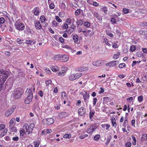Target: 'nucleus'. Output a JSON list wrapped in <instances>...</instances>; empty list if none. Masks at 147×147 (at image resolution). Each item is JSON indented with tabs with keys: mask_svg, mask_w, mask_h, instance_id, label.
I'll use <instances>...</instances> for the list:
<instances>
[{
	"mask_svg": "<svg viewBox=\"0 0 147 147\" xmlns=\"http://www.w3.org/2000/svg\"><path fill=\"white\" fill-rule=\"evenodd\" d=\"M105 61H94L93 62L92 64L93 65L98 67L103 65Z\"/></svg>",
	"mask_w": 147,
	"mask_h": 147,
	"instance_id": "nucleus-13",
	"label": "nucleus"
},
{
	"mask_svg": "<svg viewBox=\"0 0 147 147\" xmlns=\"http://www.w3.org/2000/svg\"><path fill=\"white\" fill-rule=\"evenodd\" d=\"M131 138L133 139V140L134 141L133 142H132V144L133 145H135L136 144V140L135 137L133 135H132L131 136Z\"/></svg>",
	"mask_w": 147,
	"mask_h": 147,
	"instance_id": "nucleus-46",
	"label": "nucleus"
},
{
	"mask_svg": "<svg viewBox=\"0 0 147 147\" xmlns=\"http://www.w3.org/2000/svg\"><path fill=\"white\" fill-rule=\"evenodd\" d=\"M51 69L54 72H56L57 71H59V67L56 66H54L52 67Z\"/></svg>",
	"mask_w": 147,
	"mask_h": 147,
	"instance_id": "nucleus-26",
	"label": "nucleus"
},
{
	"mask_svg": "<svg viewBox=\"0 0 147 147\" xmlns=\"http://www.w3.org/2000/svg\"><path fill=\"white\" fill-rule=\"evenodd\" d=\"M128 121V120L127 117H125V120L123 123V126L124 127H125L126 126L127 124Z\"/></svg>",
	"mask_w": 147,
	"mask_h": 147,
	"instance_id": "nucleus-39",
	"label": "nucleus"
},
{
	"mask_svg": "<svg viewBox=\"0 0 147 147\" xmlns=\"http://www.w3.org/2000/svg\"><path fill=\"white\" fill-rule=\"evenodd\" d=\"M125 66H126V65L124 63H120L119 65V67L120 68H123V67H125Z\"/></svg>",
	"mask_w": 147,
	"mask_h": 147,
	"instance_id": "nucleus-56",
	"label": "nucleus"
},
{
	"mask_svg": "<svg viewBox=\"0 0 147 147\" xmlns=\"http://www.w3.org/2000/svg\"><path fill=\"white\" fill-rule=\"evenodd\" d=\"M20 132V136H23L24 134L26 131H25V129L23 127L22 129H21Z\"/></svg>",
	"mask_w": 147,
	"mask_h": 147,
	"instance_id": "nucleus-37",
	"label": "nucleus"
},
{
	"mask_svg": "<svg viewBox=\"0 0 147 147\" xmlns=\"http://www.w3.org/2000/svg\"><path fill=\"white\" fill-rule=\"evenodd\" d=\"M111 120L112 125L116 127L117 125V123L116 122V119L115 118H111Z\"/></svg>",
	"mask_w": 147,
	"mask_h": 147,
	"instance_id": "nucleus-23",
	"label": "nucleus"
},
{
	"mask_svg": "<svg viewBox=\"0 0 147 147\" xmlns=\"http://www.w3.org/2000/svg\"><path fill=\"white\" fill-rule=\"evenodd\" d=\"M11 130L13 131H14L15 132H17L18 131L17 127L15 126H12V128H11Z\"/></svg>",
	"mask_w": 147,
	"mask_h": 147,
	"instance_id": "nucleus-63",
	"label": "nucleus"
},
{
	"mask_svg": "<svg viewBox=\"0 0 147 147\" xmlns=\"http://www.w3.org/2000/svg\"><path fill=\"white\" fill-rule=\"evenodd\" d=\"M100 138V135L97 134L94 136V140H99Z\"/></svg>",
	"mask_w": 147,
	"mask_h": 147,
	"instance_id": "nucleus-61",
	"label": "nucleus"
},
{
	"mask_svg": "<svg viewBox=\"0 0 147 147\" xmlns=\"http://www.w3.org/2000/svg\"><path fill=\"white\" fill-rule=\"evenodd\" d=\"M123 12L124 14H127L129 13V9L126 8H124L123 10Z\"/></svg>",
	"mask_w": 147,
	"mask_h": 147,
	"instance_id": "nucleus-62",
	"label": "nucleus"
},
{
	"mask_svg": "<svg viewBox=\"0 0 147 147\" xmlns=\"http://www.w3.org/2000/svg\"><path fill=\"white\" fill-rule=\"evenodd\" d=\"M15 110V108H11L10 109L7 110L5 113V115L6 117L10 116Z\"/></svg>",
	"mask_w": 147,
	"mask_h": 147,
	"instance_id": "nucleus-14",
	"label": "nucleus"
},
{
	"mask_svg": "<svg viewBox=\"0 0 147 147\" xmlns=\"http://www.w3.org/2000/svg\"><path fill=\"white\" fill-rule=\"evenodd\" d=\"M89 69L88 67H87L83 66L81 67L78 69V70L79 71H86Z\"/></svg>",
	"mask_w": 147,
	"mask_h": 147,
	"instance_id": "nucleus-20",
	"label": "nucleus"
},
{
	"mask_svg": "<svg viewBox=\"0 0 147 147\" xmlns=\"http://www.w3.org/2000/svg\"><path fill=\"white\" fill-rule=\"evenodd\" d=\"M140 25L142 27L147 26V22H140Z\"/></svg>",
	"mask_w": 147,
	"mask_h": 147,
	"instance_id": "nucleus-45",
	"label": "nucleus"
},
{
	"mask_svg": "<svg viewBox=\"0 0 147 147\" xmlns=\"http://www.w3.org/2000/svg\"><path fill=\"white\" fill-rule=\"evenodd\" d=\"M104 42L108 46L110 47L111 46V44L110 43L107 39H104Z\"/></svg>",
	"mask_w": 147,
	"mask_h": 147,
	"instance_id": "nucleus-51",
	"label": "nucleus"
},
{
	"mask_svg": "<svg viewBox=\"0 0 147 147\" xmlns=\"http://www.w3.org/2000/svg\"><path fill=\"white\" fill-rule=\"evenodd\" d=\"M85 28L83 26L82 27L79 28L78 30V32L80 33L81 32H83L84 30H85Z\"/></svg>",
	"mask_w": 147,
	"mask_h": 147,
	"instance_id": "nucleus-50",
	"label": "nucleus"
},
{
	"mask_svg": "<svg viewBox=\"0 0 147 147\" xmlns=\"http://www.w3.org/2000/svg\"><path fill=\"white\" fill-rule=\"evenodd\" d=\"M55 19L59 22H62V20L58 16H55Z\"/></svg>",
	"mask_w": 147,
	"mask_h": 147,
	"instance_id": "nucleus-55",
	"label": "nucleus"
},
{
	"mask_svg": "<svg viewBox=\"0 0 147 147\" xmlns=\"http://www.w3.org/2000/svg\"><path fill=\"white\" fill-rule=\"evenodd\" d=\"M40 142H34V147H38L40 144Z\"/></svg>",
	"mask_w": 147,
	"mask_h": 147,
	"instance_id": "nucleus-53",
	"label": "nucleus"
},
{
	"mask_svg": "<svg viewBox=\"0 0 147 147\" xmlns=\"http://www.w3.org/2000/svg\"><path fill=\"white\" fill-rule=\"evenodd\" d=\"M11 11L13 14L14 17L16 18H18V17L19 12L17 9L16 7H13L11 9Z\"/></svg>",
	"mask_w": 147,
	"mask_h": 147,
	"instance_id": "nucleus-10",
	"label": "nucleus"
},
{
	"mask_svg": "<svg viewBox=\"0 0 147 147\" xmlns=\"http://www.w3.org/2000/svg\"><path fill=\"white\" fill-rule=\"evenodd\" d=\"M51 131L50 129H45L42 131V134H45L50 133Z\"/></svg>",
	"mask_w": 147,
	"mask_h": 147,
	"instance_id": "nucleus-30",
	"label": "nucleus"
},
{
	"mask_svg": "<svg viewBox=\"0 0 147 147\" xmlns=\"http://www.w3.org/2000/svg\"><path fill=\"white\" fill-rule=\"evenodd\" d=\"M90 25V23L88 22H84V26H85L87 28L89 27Z\"/></svg>",
	"mask_w": 147,
	"mask_h": 147,
	"instance_id": "nucleus-40",
	"label": "nucleus"
},
{
	"mask_svg": "<svg viewBox=\"0 0 147 147\" xmlns=\"http://www.w3.org/2000/svg\"><path fill=\"white\" fill-rule=\"evenodd\" d=\"M91 32V30H88L85 28L83 33L85 36H87Z\"/></svg>",
	"mask_w": 147,
	"mask_h": 147,
	"instance_id": "nucleus-25",
	"label": "nucleus"
},
{
	"mask_svg": "<svg viewBox=\"0 0 147 147\" xmlns=\"http://www.w3.org/2000/svg\"><path fill=\"white\" fill-rule=\"evenodd\" d=\"M60 7L62 10H64L65 8L66 5L64 3L62 2L61 4Z\"/></svg>",
	"mask_w": 147,
	"mask_h": 147,
	"instance_id": "nucleus-48",
	"label": "nucleus"
},
{
	"mask_svg": "<svg viewBox=\"0 0 147 147\" xmlns=\"http://www.w3.org/2000/svg\"><path fill=\"white\" fill-rule=\"evenodd\" d=\"M75 21L74 18L73 17L69 16L66 19L65 22L68 25H70L71 24H73Z\"/></svg>",
	"mask_w": 147,
	"mask_h": 147,
	"instance_id": "nucleus-9",
	"label": "nucleus"
},
{
	"mask_svg": "<svg viewBox=\"0 0 147 147\" xmlns=\"http://www.w3.org/2000/svg\"><path fill=\"white\" fill-rule=\"evenodd\" d=\"M88 137V134H85L84 135H82L79 136V138L81 139H84L85 138Z\"/></svg>",
	"mask_w": 147,
	"mask_h": 147,
	"instance_id": "nucleus-58",
	"label": "nucleus"
},
{
	"mask_svg": "<svg viewBox=\"0 0 147 147\" xmlns=\"http://www.w3.org/2000/svg\"><path fill=\"white\" fill-rule=\"evenodd\" d=\"M8 77V75L3 69L0 70V84H3Z\"/></svg>",
	"mask_w": 147,
	"mask_h": 147,
	"instance_id": "nucleus-1",
	"label": "nucleus"
},
{
	"mask_svg": "<svg viewBox=\"0 0 147 147\" xmlns=\"http://www.w3.org/2000/svg\"><path fill=\"white\" fill-rule=\"evenodd\" d=\"M112 45L113 48L114 49L117 48L119 47L117 44L115 42H113Z\"/></svg>",
	"mask_w": 147,
	"mask_h": 147,
	"instance_id": "nucleus-59",
	"label": "nucleus"
},
{
	"mask_svg": "<svg viewBox=\"0 0 147 147\" xmlns=\"http://www.w3.org/2000/svg\"><path fill=\"white\" fill-rule=\"evenodd\" d=\"M49 8L51 9H53L55 7V6L54 3H51L49 5Z\"/></svg>",
	"mask_w": 147,
	"mask_h": 147,
	"instance_id": "nucleus-57",
	"label": "nucleus"
},
{
	"mask_svg": "<svg viewBox=\"0 0 147 147\" xmlns=\"http://www.w3.org/2000/svg\"><path fill=\"white\" fill-rule=\"evenodd\" d=\"M15 119H12L9 122V126L10 127H11L15 124L14 121H15Z\"/></svg>",
	"mask_w": 147,
	"mask_h": 147,
	"instance_id": "nucleus-28",
	"label": "nucleus"
},
{
	"mask_svg": "<svg viewBox=\"0 0 147 147\" xmlns=\"http://www.w3.org/2000/svg\"><path fill=\"white\" fill-rule=\"evenodd\" d=\"M61 97L63 100H66L67 99L66 93L65 92H62Z\"/></svg>",
	"mask_w": 147,
	"mask_h": 147,
	"instance_id": "nucleus-34",
	"label": "nucleus"
},
{
	"mask_svg": "<svg viewBox=\"0 0 147 147\" xmlns=\"http://www.w3.org/2000/svg\"><path fill=\"white\" fill-rule=\"evenodd\" d=\"M101 9H102V11H103L105 13H107L108 10L106 7H104L102 8H101Z\"/></svg>",
	"mask_w": 147,
	"mask_h": 147,
	"instance_id": "nucleus-49",
	"label": "nucleus"
},
{
	"mask_svg": "<svg viewBox=\"0 0 147 147\" xmlns=\"http://www.w3.org/2000/svg\"><path fill=\"white\" fill-rule=\"evenodd\" d=\"M96 128L95 127L94 125H92L89 128H88L86 132L88 134H90L93 132Z\"/></svg>",
	"mask_w": 147,
	"mask_h": 147,
	"instance_id": "nucleus-15",
	"label": "nucleus"
},
{
	"mask_svg": "<svg viewBox=\"0 0 147 147\" xmlns=\"http://www.w3.org/2000/svg\"><path fill=\"white\" fill-rule=\"evenodd\" d=\"M71 135L70 134H66L64 135L63 136V138H68L69 139L71 137Z\"/></svg>",
	"mask_w": 147,
	"mask_h": 147,
	"instance_id": "nucleus-41",
	"label": "nucleus"
},
{
	"mask_svg": "<svg viewBox=\"0 0 147 147\" xmlns=\"http://www.w3.org/2000/svg\"><path fill=\"white\" fill-rule=\"evenodd\" d=\"M33 98V96H28L25 98L24 102L26 104H28L32 101Z\"/></svg>",
	"mask_w": 147,
	"mask_h": 147,
	"instance_id": "nucleus-17",
	"label": "nucleus"
},
{
	"mask_svg": "<svg viewBox=\"0 0 147 147\" xmlns=\"http://www.w3.org/2000/svg\"><path fill=\"white\" fill-rule=\"evenodd\" d=\"M33 41H32L31 40L28 39L26 41L25 43L26 44L30 45L32 44V43Z\"/></svg>",
	"mask_w": 147,
	"mask_h": 147,
	"instance_id": "nucleus-60",
	"label": "nucleus"
},
{
	"mask_svg": "<svg viewBox=\"0 0 147 147\" xmlns=\"http://www.w3.org/2000/svg\"><path fill=\"white\" fill-rule=\"evenodd\" d=\"M43 121L44 124L50 125L54 123V120L52 118H50L44 119Z\"/></svg>",
	"mask_w": 147,
	"mask_h": 147,
	"instance_id": "nucleus-6",
	"label": "nucleus"
},
{
	"mask_svg": "<svg viewBox=\"0 0 147 147\" xmlns=\"http://www.w3.org/2000/svg\"><path fill=\"white\" fill-rule=\"evenodd\" d=\"M95 113L94 111H90L89 113V118L90 119H91L94 115Z\"/></svg>",
	"mask_w": 147,
	"mask_h": 147,
	"instance_id": "nucleus-44",
	"label": "nucleus"
},
{
	"mask_svg": "<svg viewBox=\"0 0 147 147\" xmlns=\"http://www.w3.org/2000/svg\"><path fill=\"white\" fill-rule=\"evenodd\" d=\"M119 63L118 61H110L106 65L107 66H109L110 67H113L116 66Z\"/></svg>",
	"mask_w": 147,
	"mask_h": 147,
	"instance_id": "nucleus-8",
	"label": "nucleus"
},
{
	"mask_svg": "<svg viewBox=\"0 0 147 147\" xmlns=\"http://www.w3.org/2000/svg\"><path fill=\"white\" fill-rule=\"evenodd\" d=\"M64 69L62 70L57 73V75L59 76H63L65 75L68 68L66 67H64Z\"/></svg>",
	"mask_w": 147,
	"mask_h": 147,
	"instance_id": "nucleus-7",
	"label": "nucleus"
},
{
	"mask_svg": "<svg viewBox=\"0 0 147 147\" xmlns=\"http://www.w3.org/2000/svg\"><path fill=\"white\" fill-rule=\"evenodd\" d=\"M140 34L143 35H147V31L145 30H141L139 31Z\"/></svg>",
	"mask_w": 147,
	"mask_h": 147,
	"instance_id": "nucleus-29",
	"label": "nucleus"
},
{
	"mask_svg": "<svg viewBox=\"0 0 147 147\" xmlns=\"http://www.w3.org/2000/svg\"><path fill=\"white\" fill-rule=\"evenodd\" d=\"M68 114L66 112H62L60 113L59 114V117L60 118H62L67 117Z\"/></svg>",
	"mask_w": 147,
	"mask_h": 147,
	"instance_id": "nucleus-19",
	"label": "nucleus"
},
{
	"mask_svg": "<svg viewBox=\"0 0 147 147\" xmlns=\"http://www.w3.org/2000/svg\"><path fill=\"white\" fill-rule=\"evenodd\" d=\"M16 41L18 44L20 45L22 44L23 43V41H24L23 40H21L20 38H17Z\"/></svg>",
	"mask_w": 147,
	"mask_h": 147,
	"instance_id": "nucleus-42",
	"label": "nucleus"
},
{
	"mask_svg": "<svg viewBox=\"0 0 147 147\" xmlns=\"http://www.w3.org/2000/svg\"><path fill=\"white\" fill-rule=\"evenodd\" d=\"M22 94V90L19 88H17L14 90L13 95L16 98H18L20 97Z\"/></svg>",
	"mask_w": 147,
	"mask_h": 147,
	"instance_id": "nucleus-3",
	"label": "nucleus"
},
{
	"mask_svg": "<svg viewBox=\"0 0 147 147\" xmlns=\"http://www.w3.org/2000/svg\"><path fill=\"white\" fill-rule=\"evenodd\" d=\"M34 127V123H32L29 126L27 123H25L23 126V128L26 130V132H27V134L29 135L32 132L33 128Z\"/></svg>",
	"mask_w": 147,
	"mask_h": 147,
	"instance_id": "nucleus-2",
	"label": "nucleus"
},
{
	"mask_svg": "<svg viewBox=\"0 0 147 147\" xmlns=\"http://www.w3.org/2000/svg\"><path fill=\"white\" fill-rule=\"evenodd\" d=\"M68 25L65 22L63 24L62 28L63 29L66 30L68 28Z\"/></svg>",
	"mask_w": 147,
	"mask_h": 147,
	"instance_id": "nucleus-32",
	"label": "nucleus"
},
{
	"mask_svg": "<svg viewBox=\"0 0 147 147\" xmlns=\"http://www.w3.org/2000/svg\"><path fill=\"white\" fill-rule=\"evenodd\" d=\"M73 39L75 43L77 42L78 39V37L77 35H74L73 36Z\"/></svg>",
	"mask_w": 147,
	"mask_h": 147,
	"instance_id": "nucleus-33",
	"label": "nucleus"
},
{
	"mask_svg": "<svg viewBox=\"0 0 147 147\" xmlns=\"http://www.w3.org/2000/svg\"><path fill=\"white\" fill-rule=\"evenodd\" d=\"M16 28L19 31H22L24 29V26L23 23L16 22L15 25Z\"/></svg>",
	"mask_w": 147,
	"mask_h": 147,
	"instance_id": "nucleus-5",
	"label": "nucleus"
},
{
	"mask_svg": "<svg viewBox=\"0 0 147 147\" xmlns=\"http://www.w3.org/2000/svg\"><path fill=\"white\" fill-rule=\"evenodd\" d=\"M7 129H5L4 130V131L3 132H2L0 135V137H3L7 133Z\"/></svg>",
	"mask_w": 147,
	"mask_h": 147,
	"instance_id": "nucleus-36",
	"label": "nucleus"
},
{
	"mask_svg": "<svg viewBox=\"0 0 147 147\" xmlns=\"http://www.w3.org/2000/svg\"><path fill=\"white\" fill-rule=\"evenodd\" d=\"M34 24L36 30H40L42 28V26L39 21H35Z\"/></svg>",
	"mask_w": 147,
	"mask_h": 147,
	"instance_id": "nucleus-12",
	"label": "nucleus"
},
{
	"mask_svg": "<svg viewBox=\"0 0 147 147\" xmlns=\"http://www.w3.org/2000/svg\"><path fill=\"white\" fill-rule=\"evenodd\" d=\"M40 20L41 23H42L47 21V19L44 15H42L40 16Z\"/></svg>",
	"mask_w": 147,
	"mask_h": 147,
	"instance_id": "nucleus-24",
	"label": "nucleus"
},
{
	"mask_svg": "<svg viewBox=\"0 0 147 147\" xmlns=\"http://www.w3.org/2000/svg\"><path fill=\"white\" fill-rule=\"evenodd\" d=\"M52 24L53 26L56 27L58 25V23H57L54 20L52 22Z\"/></svg>",
	"mask_w": 147,
	"mask_h": 147,
	"instance_id": "nucleus-54",
	"label": "nucleus"
},
{
	"mask_svg": "<svg viewBox=\"0 0 147 147\" xmlns=\"http://www.w3.org/2000/svg\"><path fill=\"white\" fill-rule=\"evenodd\" d=\"M92 14L94 17H96L98 20H100L101 19V17L98 13L96 11H94L92 13Z\"/></svg>",
	"mask_w": 147,
	"mask_h": 147,
	"instance_id": "nucleus-22",
	"label": "nucleus"
},
{
	"mask_svg": "<svg viewBox=\"0 0 147 147\" xmlns=\"http://www.w3.org/2000/svg\"><path fill=\"white\" fill-rule=\"evenodd\" d=\"M101 126L102 128H105L107 130H108L110 127V125L107 124H102L101 125Z\"/></svg>",
	"mask_w": 147,
	"mask_h": 147,
	"instance_id": "nucleus-31",
	"label": "nucleus"
},
{
	"mask_svg": "<svg viewBox=\"0 0 147 147\" xmlns=\"http://www.w3.org/2000/svg\"><path fill=\"white\" fill-rule=\"evenodd\" d=\"M82 75V73H77L74 74H71L69 77V79L73 81L79 78Z\"/></svg>",
	"mask_w": 147,
	"mask_h": 147,
	"instance_id": "nucleus-4",
	"label": "nucleus"
},
{
	"mask_svg": "<svg viewBox=\"0 0 147 147\" xmlns=\"http://www.w3.org/2000/svg\"><path fill=\"white\" fill-rule=\"evenodd\" d=\"M32 11L35 16H38L39 14V9L38 7H35L33 10Z\"/></svg>",
	"mask_w": 147,
	"mask_h": 147,
	"instance_id": "nucleus-18",
	"label": "nucleus"
},
{
	"mask_svg": "<svg viewBox=\"0 0 147 147\" xmlns=\"http://www.w3.org/2000/svg\"><path fill=\"white\" fill-rule=\"evenodd\" d=\"M61 55L58 54L55 55L54 57V60H61Z\"/></svg>",
	"mask_w": 147,
	"mask_h": 147,
	"instance_id": "nucleus-27",
	"label": "nucleus"
},
{
	"mask_svg": "<svg viewBox=\"0 0 147 147\" xmlns=\"http://www.w3.org/2000/svg\"><path fill=\"white\" fill-rule=\"evenodd\" d=\"M84 93L83 92H80V94L83 95V98L86 97L88 99H89L90 97V95L89 94L87 93V91L84 90Z\"/></svg>",
	"mask_w": 147,
	"mask_h": 147,
	"instance_id": "nucleus-21",
	"label": "nucleus"
},
{
	"mask_svg": "<svg viewBox=\"0 0 147 147\" xmlns=\"http://www.w3.org/2000/svg\"><path fill=\"white\" fill-rule=\"evenodd\" d=\"M26 92H27L28 96H33V93L30 89L27 88L26 91Z\"/></svg>",
	"mask_w": 147,
	"mask_h": 147,
	"instance_id": "nucleus-35",
	"label": "nucleus"
},
{
	"mask_svg": "<svg viewBox=\"0 0 147 147\" xmlns=\"http://www.w3.org/2000/svg\"><path fill=\"white\" fill-rule=\"evenodd\" d=\"M138 100L140 102H142L143 100V96L141 95L138 97Z\"/></svg>",
	"mask_w": 147,
	"mask_h": 147,
	"instance_id": "nucleus-52",
	"label": "nucleus"
},
{
	"mask_svg": "<svg viewBox=\"0 0 147 147\" xmlns=\"http://www.w3.org/2000/svg\"><path fill=\"white\" fill-rule=\"evenodd\" d=\"M81 13V10L80 9H77L75 12V16H77L79 15Z\"/></svg>",
	"mask_w": 147,
	"mask_h": 147,
	"instance_id": "nucleus-47",
	"label": "nucleus"
},
{
	"mask_svg": "<svg viewBox=\"0 0 147 147\" xmlns=\"http://www.w3.org/2000/svg\"><path fill=\"white\" fill-rule=\"evenodd\" d=\"M76 23L78 25H81L83 24V21L81 20H77L76 21Z\"/></svg>",
	"mask_w": 147,
	"mask_h": 147,
	"instance_id": "nucleus-43",
	"label": "nucleus"
},
{
	"mask_svg": "<svg viewBox=\"0 0 147 147\" xmlns=\"http://www.w3.org/2000/svg\"><path fill=\"white\" fill-rule=\"evenodd\" d=\"M78 112L79 115L83 116L86 113V109L84 107H82L78 109Z\"/></svg>",
	"mask_w": 147,
	"mask_h": 147,
	"instance_id": "nucleus-11",
	"label": "nucleus"
},
{
	"mask_svg": "<svg viewBox=\"0 0 147 147\" xmlns=\"http://www.w3.org/2000/svg\"><path fill=\"white\" fill-rule=\"evenodd\" d=\"M131 143L130 142H127L125 144L126 147H131Z\"/></svg>",
	"mask_w": 147,
	"mask_h": 147,
	"instance_id": "nucleus-64",
	"label": "nucleus"
},
{
	"mask_svg": "<svg viewBox=\"0 0 147 147\" xmlns=\"http://www.w3.org/2000/svg\"><path fill=\"white\" fill-rule=\"evenodd\" d=\"M69 59V57L67 55H61V59L62 62H66L68 61Z\"/></svg>",
	"mask_w": 147,
	"mask_h": 147,
	"instance_id": "nucleus-16",
	"label": "nucleus"
},
{
	"mask_svg": "<svg viewBox=\"0 0 147 147\" xmlns=\"http://www.w3.org/2000/svg\"><path fill=\"white\" fill-rule=\"evenodd\" d=\"M36 43V41H33L32 43L30 45V46L31 47V49H35L36 48V46L34 45H33L35 44Z\"/></svg>",
	"mask_w": 147,
	"mask_h": 147,
	"instance_id": "nucleus-38",
	"label": "nucleus"
}]
</instances>
